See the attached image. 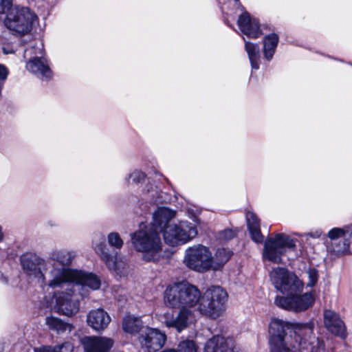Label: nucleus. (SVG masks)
<instances>
[{
    "label": "nucleus",
    "instance_id": "1",
    "mask_svg": "<svg viewBox=\"0 0 352 352\" xmlns=\"http://www.w3.org/2000/svg\"><path fill=\"white\" fill-rule=\"evenodd\" d=\"M164 299L168 307L179 311L175 315L173 310H166L158 315L159 320L181 333L195 321V312L212 318L220 316L226 309L228 294L219 286H212L201 295L195 285L181 282L168 286Z\"/></svg>",
    "mask_w": 352,
    "mask_h": 352
},
{
    "label": "nucleus",
    "instance_id": "2",
    "mask_svg": "<svg viewBox=\"0 0 352 352\" xmlns=\"http://www.w3.org/2000/svg\"><path fill=\"white\" fill-rule=\"evenodd\" d=\"M270 280L276 290L284 296L274 300L276 306L288 311H303L314 302L311 293L302 294L304 283L297 275L285 267L274 268L270 273Z\"/></svg>",
    "mask_w": 352,
    "mask_h": 352
},
{
    "label": "nucleus",
    "instance_id": "3",
    "mask_svg": "<svg viewBox=\"0 0 352 352\" xmlns=\"http://www.w3.org/2000/svg\"><path fill=\"white\" fill-rule=\"evenodd\" d=\"M312 322L289 323L272 319L269 324L271 352H301L307 348V339H311Z\"/></svg>",
    "mask_w": 352,
    "mask_h": 352
},
{
    "label": "nucleus",
    "instance_id": "4",
    "mask_svg": "<svg viewBox=\"0 0 352 352\" xmlns=\"http://www.w3.org/2000/svg\"><path fill=\"white\" fill-rule=\"evenodd\" d=\"M175 216V210L160 207L153 212L152 222L146 225L162 232L166 243L173 247L190 241L198 234L196 226L191 222L180 221L171 223Z\"/></svg>",
    "mask_w": 352,
    "mask_h": 352
},
{
    "label": "nucleus",
    "instance_id": "5",
    "mask_svg": "<svg viewBox=\"0 0 352 352\" xmlns=\"http://www.w3.org/2000/svg\"><path fill=\"white\" fill-rule=\"evenodd\" d=\"M45 283L39 284L43 288L49 287L52 289L81 287L83 291L85 287L96 290L100 286L98 277L93 274L69 267H60L57 265H47L45 272Z\"/></svg>",
    "mask_w": 352,
    "mask_h": 352
},
{
    "label": "nucleus",
    "instance_id": "6",
    "mask_svg": "<svg viewBox=\"0 0 352 352\" xmlns=\"http://www.w3.org/2000/svg\"><path fill=\"white\" fill-rule=\"evenodd\" d=\"M76 256V252L72 250L54 249L49 253L47 260L36 254H25L21 257V264L30 279L38 284H45V272L47 270V265H57L60 267H69Z\"/></svg>",
    "mask_w": 352,
    "mask_h": 352
},
{
    "label": "nucleus",
    "instance_id": "7",
    "mask_svg": "<svg viewBox=\"0 0 352 352\" xmlns=\"http://www.w3.org/2000/svg\"><path fill=\"white\" fill-rule=\"evenodd\" d=\"M131 241L135 250L142 254L144 261H156L162 256V242L153 226L140 224V229L131 234Z\"/></svg>",
    "mask_w": 352,
    "mask_h": 352
},
{
    "label": "nucleus",
    "instance_id": "8",
    "mask_svg": "<svg viewBox=\"0 0 352 352\" xmlns=\"http://www.w3.org/2000/svg\"><path fill=\"white\" fill-rule=\"evenodd\" d=\"M38 17L29 7L14 5L5 16L3 23L14 34H29L38 23Z\"/></svg>",
    "mask_w": 352,
    "mask_h": 352
},
{
    "label": "nucleus",
    "instance_id": "9",
    "mask_svg": "<svg viewBox=\"0 0 352 352\" xmlns=\"http://www.w3.org/2000/svg\"><path fill=\"white\" fill-rule=\"evenodd\" d=\"M78 287H71L65 291L54 292L47 307L57 314L67 317L76 315L80 310V301L76 297L75 291Z\"/></svg>",
    "mask_w": 352,
    "mask_h": 352
},
{
    "label": "nucleus",
    "instance_id": "10",
    "mask_svg": "<svg viewBox=\"0 0 352 352\" xmlns=\"http://www.w3.org/2000/svg\"><path fill=\"white\" fill-rule=\"evenodd\" d=\"M92 247L110 271L120 276H124L128 274L129 265L126 258L117 253L114 256L110 254L102 236L96 239L92 243Z\"/></svg>",
    "mask_w": 352,
    "mask_h": 352
},
{
    "label": "nucleus",
    "instance_id": "11",
    "mask_svg": "<svg viewBox=\"0 0 352 352\" xmlns=\"http://www.w3.org/2000/svg\"><path fill=\"white\" fill-rule=\"evenodd\" d=\"M295 248V241L288 235L280 233L265 241L263 256L271 262L279 263L287 251L294 250Z\"/></svg>",
    "mask_w": 352,
    "mask_h": 352
},
{
    "label": "nucleus",
    "instance_id": "12",
    "mask_svg": "<svg viewBox=\"0 0 352 352\" xmlns=\"http://www.w3.org/2000/svg\"><path fill=\"white\" fill-rule=\"evenodd\" d=\"M210 250L201 244L188 247L184 252V265L189 270L204 273L209 271Z\"/></svg>",
    "mask_w": 352,
    "mask_h": 352
},
{
    "label": "nucleus",
    "instance_id": "13",
    "mask_svg": "<svg viewBox=\"0 0 352 352\" xmlns=\"http://www.w3.org/2000/svg\"><path fill=\"white\" fill-rule=\"evenodd\" d=\"M166 340V335L157 329L146 327L144 333L140 338L142 347L148 352H155L163 347Z\"/></svg>",
    "mask_w": 352,
    "mask_h": 352
},
{
    "label": "nucleus",
    "instance_id": "14",
    "mask_svg": "<svg viewBox=\"0 0 352 352\" xmlns=\"http://www.w3.org/2000/svg\"><path fill=\"white\" fill-rule=\"evenodd\" d=\"M80 344L84 352H109L113 341L103 336H85L81 338Z\"/></svg>",
    "mask_w": 352,
    "mask_h": 352
},
{
    "label": "nucleus",
    "instance_id": "15",
    "mask_svg": "<svg viewBox=\"0 0 352 352\" xmlns=\"http://www.w3.org/2000/svg\"><path fill=\"white\" fill-rule=\"evenodd\" d=\"M324 324L327 329L331 333L345 338L346 336V327L339 315L331 310L324 312Z\"/></svg>",
    "mask_w": 352,
    "mask_h": 352
},
{
    "label": "nucleus",
    "instance_id": "16",
    "mask_svg": "<svg viewBox=\"0 0 352 352\" xmlns=\"http://www.w3.org/2000/svg\"><path fill=\"white\" fill-rule=\"evenodd\" d=\"M238 25L241 32L249 38H257L262 34L258 20L250 17L246 12L239 16Z\"/></svg>",
    "mask_w": 352,
    "mask_h": 352
},
{
    "label": "nucleus",
    "instance_id": "17",
    "mask_svg": "<svg viewBox=\"0 0 352 352\" xmlns=\"http://www.w3.org/2000/svg\"><path fill=\"white\" fill-rule=\"evenodd\" d=\"M25 67L28 71L40 78L48 80L52 76V72L45 56L38 58L36 57L31 58L26 63Z\"/></svg>",
    "mask_w": 352,
    "mask_h": 352
},
{
    "label": "nucleus",
    "instance_id": "18",
    "mask_svg": "<svg viewBox=\"0 0 352 352\" xmlns=\"http://www.w3.org/2000/svg\"><path fill=\"white\" fill-rule=\"evenodd\" d=\"M204 352H238L231 338L216 336L208 340L204 346Z\"/></svg>",
    "mask_w": 352,
    "mask_h": 352
},
{
    "label": "nucleus",
    "instance_id": "19",
    "mask_svg": "<svg viewBox=\"0 0 352 352\" xmlns=\"http://www.w3.org/2000/svg\"><path fill=\"white\" fill-rule=\"evenodd\" d=\"M87 324L97 331L106 329L111 321L109 314L102 309L89 311L87 318Z\"/></svg>",
    "mask_w": 352,
    "mask_h": 352
},
{
    "label": "nucleus",
    "instance_id": "20",
    "mask_svg": "<svg viewBox=\"0 0 352 352\" xmlns=\"http://www.w3.org/2000/svg\"><path fill=\"white\" fill-rule=\"evenodd\" d=\"M232 252L225 248L217 249L214 254L210 251L209 271L221 270L230 258Z\"/></svg>",
    "mask_w": 352,
    "mask_h": 352
},
{
    "label": "nucleus",
    "instance_id": "21",
    "mask_svg": "<svg viewBox=\"0 0 352 352\" xmlns=\"http://www.w3.org/2000/svg\"><path fill=\"white\" fill-rule=\"evenodd\" d=\"M246 221L252 239L256 243H262L263 236L261 232L260 221L256 215L252 212H248Z\"/></svg>",
    "mask_w": 352,
    "mask_h": 352
},
{
    "label": "nucleus",
    "instance_id": "22",
    "mask_svg": "<svg viewBox=\"0 0 352 352\" xmlns=\"http://www.w3.org/2000/svg\"><path fill=\"white\" fill-rule=\"evenodd\" d=\"M278 41V36L275 33H271L264 36L263 40V53L265 60L270 61L272 59Z\"/></svg>",
    "mask_w": 352,
    "mask_h": 352
},
{
    "label": "nucleus",
    "instance_id": "23",
    "mask_svg": "<svg viewBox=\"0 0 352 352\" xmlns=\"http://www.w3.org/2000/svg\"><path fill=\"white\" fill-rule=\"evenodd\" d=\"M45 324L50 330L56 331L57 333L71 332L74 329L72 324L53 316H47L45 320Z\"/></svg>",
    "mask_w": 352,
    "mask_h": 352
},
{
    "label": "nucleus",
    "instance_id": "24",
    "mask_svg": "<svg viewBox=\"0 0 352 352\" xmlns=\"http://www.w3.org/2000/svg\"><path fill=\"white\" fill-rule=\"evenodd\" d=\"M245 41V50L248 55V58L251 64V67L253 69H258L260 65V52L258 44L253 43L251 42Z\"/></svg>",
    "mask_w": 352,
    "mask_h": 352
},
{
    "label": "nucleus",
    "instance_id": "25",
    "mask_svg": "<svg viewBox=\"0 0 352 352\" xmlns=\"http://www.w3.org/2000/svg\"><path fill=\"white\" fill-rule=\"evenodd\" d=\"M45 54L43 43L40 40H33L30 44L24 50L23 57L25 59L30 60L31 58H37L43 57Z\"/></svg>",
    "mask_w": 352,
    "mask_h": 352
},
{
    "label": "nucleus",
    "instance_id": "26",
    "mask_svg": "<svg viewBox=\"0 0 352 352\" xmlns=\"http://www.w3.org/2000/svg\"><path fill=\"white\" fill-rule=\"evenodd\" d=\"M349 247L350 241L346 237L333 243H327V252L337 256L348 253L349 252Z\"/></svg>",
    "mask_w": 352,
    "mask_h": 352
},
{
    "label": "nucleus",
    "instance_id": "27",
    "mask_svg": "<svg viewBox=\"0 0 352 352\" xmlns=\"http://www.w3.org/2000/svg\"><path fill=\"white\" fill-rule=\"evenodd\" d=\"M142 327V322L140 318L133 316H126L123 319L122 329L130 334L138 333Z\"/></svg>",
    "mask_w": 352,
    "mask_h": 352
},
{
    "label": "nucleus",
    "instance_id": "28",
    "mask_svg": "<svg viewBox=\"0 0 352 352\" xmlns=\"http://www.w3.org/2000/svg\"><path fill=\"white\" fill-rule=\"evenodd\" d=\"M350 233L352 235V225L344 228H334L328 232L327 237L329 241H325V243H333L340 239L346 237V234Z\"/></svg>",
    "mask_w": 352,
    "mask_h": 352
},
{
    "label": "nucleus",
    "instance_id": "29",
    "mask_svg": "<svg viewBox=\"0 0 352 352\" xmlns=\"http://www.w3.org/2000/svg\"><path fill=\"white\" fill-rule=\"evenodd\" d=\"M146 179V175L141 170L134 169L124 178V184L129 186L137 185L143 182Z\"/></svg>",
    "mask_w": 352,
    "mask_h": 352
},
{
    "label": "nucleus",
    "instance_id": "30",
    "mask_svg": "<svg viewBox=\"0 0 352 352\" xmlns=\"http://www.w3.org/2000/svg\"><path fill=\"white\" fill-rule=\"evenodd\" d=\"M198 347L195 342L190 340L181 341L177 346V352H197Z\"/></svg>",
    "mask_w": 352,
    "mask_h": 352
},
{
    "label": "nucleus",
    "instance_id": "31",
    "mask_svg": "<svg viewBox=\"0 0 352 352\" xmlns=\"http://www.w3.org/2000/svg\"><path fill=\"white\" fill-rule=\"evenodd\" d=\"M107 241L109 245L115 249H121L124 244L123 240L118 232H110L107 235Z\"/></svg>",
    "mask_w": 352,
    "mask_h": 352
},
{
    "label": "nucleus",
    "instance_id": "32",
    "mask_svg": "<svg viewBox=\"0 0 352 352\" xmlns=\"http://www.w3.org/2000/svg\"><path fill=\"white\" fill-rule=\"evenodd\" d=\"M306 274L308 278V282L307 283V287H314L318 280V272L315 268H309L306 271Z\"/></svg>",
    "mask_w": 352,
    "mask_h": 352
},
{
    "label": "nucleus",
    "instance_id": "33",
    "mask_svg": "<svg viewBox=\"0 0 352 352\" xmlns=\"http://www.w3.org/2000/svg\"><path fill=\"white\" fill-rule=\"evenodd\" d=\"M14 6L12 0H0V14L6 15Z\"/></svg>",
    "mask_w": 352,
    "mask_h": 352
},
{
    "label": "nucleus",
    "instance_id": "34",
    "mask_svg": "<svg viewBox=\"0 0 352 352\" xmlns=\"http://www.w3.org/2000/svg\"><path fill=\"white\" fill-rule=\"evenodd\" d=\"M74 344L70 342H65L62 344L55 346L57 352H73Z\"/></svg>",
    "mask_w": 352,
    "mask_h": 352
},
{
    "label": "nucleus",
    "instance_id": "35",
    "mask_svg": "<svg viewBox=\"0 0 352 352\" xmlns=\"http://www.w3.org/2000/svg\"><path fill=\"white\" fill-rule=\"evenodd\" d=\"M8 76V70L3 65L0 64V81L5 82Z\"/></svg>",
    "mask_w": 352,
    "mask_h": 352
},
{
    "label": "nucleus",
    "instance_id": "36",
    "mask_svg": "<svg viewBox=\"0 0 352 352\" xmlns=\"http://www.w3.org/2000/svg\"><path fill=\"white\" fill-rule=\"evenodd\" d=\"M34 352H57L55 346H45L34 349Z\"/></svg>",
    "mask_w": 352,
    "mask_h": 352
},
{
    "label": "nucleus",
    "instance_id": "37",
    "mask_svg": "<svg viewBox=\"0 0 352 352\" xmlns=\"http://www.w3.org/2000/svg\"><path fill=\"white\" fill-rule=\"evenodd\" d=\"M236 235V233L232 230H226L221 234V237L225 240H230L234 238Z\"/></svg>",
    "mask_w": 352,
    "mask_h": 352
},
{
    "label": "nucleus",
    "instance_id": "38",
    "mask_svg": "<svg viewBox=\"0 0 352 352\" xmlns=\"http://www.w3.org/2000/svg\"><path fill=\"white\" fill-rule=\"evenodd\" d=\"M317 342V349L315 350V346L312 349L311 352H321L324 350V344L321 341L316 340Z\"/></svg>",
    "mask_w": 352,
    "mask_h": 352
},
{
    "label": "nucleus",
    "instance_id": "39",
    "mask_svg": "<svg viewBox=\"0 0 352 352\" xmlns=\"http://www.w3.org/2000/svg\"><path fill=\"white\" fill-rule=\"evenodd\" d=\"M313 341L310 343H308V345L313 344V346L311 347V349L315 346V350L317 349V342L316 340L320 341L318 338H313Z\"/></svg>",
    "mask_w": 352,
    "mask_h": 352
},
{
    "label": "nucleus",
    "instance_id": "40",
    "mask_svg": "<svg viewBox=\"0 0 352 352\" xmlns=\"http://www.w3.org/2000/svg\"><path fill=\"white\" fill-rule=\"evenodd\" d=\"M3 237H4V234H3V230H2V228L0 226V242L3 241Z\"/></svg>",
    "mask_w": 352,
    "mask_h": 352
},
{
    "label": "nucleus",
    "instance_id": "41",
    "mask_svg": "<svg viewBox=\"0 0 352 352\" xmlns=\"http://www.w3.org/2000/svg\"><path fill=\"white\" fill-rule=\"evenodd\" d=\"M161 352H177V349H165Z\"/></svg>",
    "mask_w": 352,
    "mask_h": 352
},
{
    "label": "nucleus",
    "instance_id": "42",
    "mask_svg": "<svg viewBox=\"0 0 352 352\" xmlns=\"http://www.w3.org/2000/svg\"><path fill=\"white\" fill-rule=\"evenodd\" d=\"M5 82L0 81V97L1 96V91L3 87Z\"/></svg>",
    "mask_w": 352,
    "mask_h": 352
},
{
    "label": "nucleus",
    "instance_id": "43",
    "mask_svg": "<svg viewBox=\"0 0 352 352\" xmlns=\"http://www.w3.org/2000/svg\"><path fill=\"white\" fill-rule=\"evenodd\" d=\"M3 51L6 54H10L12 52V51L7 50L6 47H3Z\"/></svg>",
    "mask_w": 352,
    "mask_h": 352
},
{
    "label": "nucleus",
    "instance_id": "44",
    "mask_svg": "<svg viewBox=\"0 0 352 352\" xmlns=\"http://www.w3.org/2000/svg\"><path fill=\"white\" fill-rule=\"evenodd\" d=\"M80 295L83 297V296H85L86 295V294L85 292H80Z\"/></svg>",
    "mask_w": 352,
    "mask_h": 352
},
{
    "label": "nucleus",
    "instance_id": "45",
    "mask_svg": "<svg viewBox=\"0 0 352 352\" xmlns=\"http://www.w3.org/2000/svg\"><path fill=\"white\" fill-rule=\"evenodd\" d=\"M316 234H316V235H317V236H320V232H316Z\"/></svg>",
    "mask_w": 352,
    "mask_h": 352
},
{
    "label": "nucleus",
    "instance_id": "46",
    "mask_svg": "<svg viewBox=\"0 0 352 352\" xmlns=\"http://www.w3.org/2000/svg\"><path fill=\"white\" fill-rule=\"evenodd\" d=\"M234 1H235L236 3H237L239 0H234Z\"/></svg>",
    "mask_w": 352,
    "mask_h": 352
},
{
    "label": "nucleus",
    "instance_id": "47",
    "mask_svg": "<svg viewBox=\"0 0 352 352\" xmlns=\"http://www.w3.org/2000/svg\"><path fill=\"white\" fill-rule=\"evenodd\" d=\"M219 1L220 3H221V0H219Z\"/></svg>",
    "mask_w": 352,
    "mask_h": 352
},
{
    "label": "nucleus",
    "instance_id": "48",
    "mask_svg": "<svg viewBox=\"0 0 352 352\" xmlns=\"http://www.w3.org/2000/svg\"><path fill=\"white\" fill-rule=\"evenodd\" d=\"M27 352H29V350H28V351H27Z\"/></svg>",
    "mask_w": 352,
    "mask_h": 352
}]
</instances>
